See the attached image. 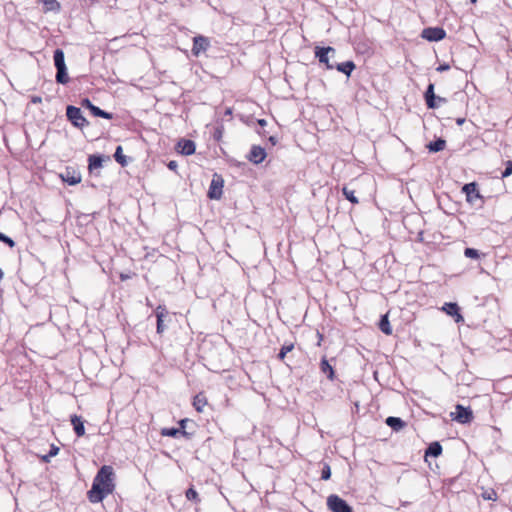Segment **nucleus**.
Listing matches in <instances>:
<instances>
[{
    "label": "nucleus",
    "mask_w": 512,
    "mask_h": 512,
    "mask_svg": "<svg viewBox=\"0 0 512 512\" xmlns=\"http://www.w3.org/2000/svg\"><path fill=\"white\" fill-rule=\"evenodd\" d=\"M266 158V151L261 146H253L250 150L248 159L254 164H260Z\"/></svg>",
    "instance_id": "obj_12"
},
{
    "label": "nucleus",
    "mask_w": 512,
    "mask_h": 512,
    "mask_svg": "<svg viewBox=\"0 0 512 512\" xmlns=\"http://www.w3.org/2000/svg\"><path fill=\"white\" fill-rule=\"evenodd\" d=\"M185 422H186V420H181V421H180L181 430H183V429H184V427H185Z\"/></svg>",
    "instance_id": "obj_46"
},
{
    "label": "nucleus",
    "mask_w": 512,
    "mask_h": 512,
    "mask_svg": "<svg viewBox=\"0 0 512 512\" xmlns=\"http://www.w3.org/2000/svg\"><path fill=\"white\" fill-rule=\"evenodd\" d=\"M443 310L451 316L455 317L457 323L463 321V316L459 313V307L456 303H445Z\"/></svg>",
    "instance_id": "obj_15"
},
{
    "label": "nucleus",
    "mask_w": 512,
    "mask_h": 512,
    "mask_svg": "<svg viewBox=\"0 0 512 512\" xmlns=\"http://www.w3.org/2000/svg\"><path fill=\"white\" fill-rule=\"evenodd\" d=\"M231 113H232L231 109H227L226 114L230 115Z\"/></svg>",
    "instance_id": "obj_48"
},
{
    "label": "nucleus",
    "mask_w": 512,
    "mask_h": 512,
    "mask_svg": "<svg viewBox=\"0 0 512 512\" xmlns=\"http://www.w3.org/2000/svg\"><path fill=\"white\" fill-rule=\"evenodd\" d=\"M58 452H59V448L55 445H52L48 454H46L42 457L43 461L49 462L52 457H54L58 454Z\"/></svg>",
    "instance_id": "obj_34"
},
{
    "label": "nucleus",
    "mask_w": 512,
    "mask_h": 512,
    "mask_svg": "<svg viewBox=\"0 0 512 512\" xmlns=\"http://www.w3.org/2000/svg\"><path fill=\"white\" fill-rule=\"evenodd\" d=\"M266 123H267V122H266V120H265V119H259V120H258V124H259L260 126H265V125H266Z\"/></svg>",
    "instance_id": "obj_43"
},
{
    "label": "nucleus",
    "mask_w": 512,
    "mask_h": 512,
    "mask_svg": "<svg viewBox=\"0 0 512 512\" xmlns=\"http://www.w3.org/2000/svg\"><path fill=\"white\" fill-rule=\"evenodd\" d=\"M31 102H32V103H35V104H36V103H41V102H42V99H41V97H39V96H33V97L31 98Z\"/></svg>",
    "instance_id": "obj_41"
},
{
    "label": "nucleus",
    "mask_w": 512,
    "mask_h": 512,
    "mask_svg": "<svg viewBox=\"0 0 512 512\" xmlns=\"http://www.w3.org/2000/svg\"><path fill=\"white\" fill-rule=\"evenodd\" d=\"M207 405V400L203 394H197L193 399V406L197 412H202Z\"/></svg>",
    "instance_id": "obj_22"
},
{
    "label": "nucleus",
    "mask_w": 512,
    "mask_h": 512,
    "mask_svg": "<svg viewBox=\"0 0 512 512\" xmlns=\"http://www.w3.org/2000/svg\"><path fill=\"white\" fill-rule=\"evenodd\" d=\"M449 69H450V65H449V64H447V63L440 64V65L436 68V70H437L438 72H444V71H447V70H449Z\"/></svg>",
    "instance_id": "obj_38"
},
{
    "label": "nucleus",
    "mask_w": 512,
    "mask_h": 512,
    "mask_svg": "<svg viewBox=\"0 0 512 512\" xmlns=\"http://www.w3.org/2000/svg\"><path fill=\"white\" fill-rule=\"evenodd\" d=\"M342 193L345 198L353 204H358V198L355 196L354 190L349 189L348 187L342 188Z\"/></svg>",
    "instance_id": "obj_29"
},
{
    "label": "nucleus",
    "mask_w": 512,
    "mask_h": 512,
    "mask_svg": "<svg viewBox=\"0 0 512 512\" xmlns=\"http://www.w3.org/2000/svg\"><path fill=\"white\" fill-rule=\"evenodd\" d=\"M336 69L339 72H342V73L346 74L347 76H350L352 71L355 69V64L353 61H346V62L337 64Z\"/></svg>",
    "instance_id": "obj_20"
},
{
    "label": "nucleus",
    "mask_w": 512,
    "mask_h": 512,
    "mask_svg": "<svg viewBox=\"0 0 512 512\" xmlns=\"http://www.w3.org/2000/svg\"><path fill=\"white\" fill-rule=\"evenodd\" d=\"M114 158L121 165H124L126 163L125 156L122 153V147L121 146H118L116 148V151L114 153Z\"/></svg>",
    "instance_id": "obj_33"
},
{
    "label": "nucleus",
    "mask_w": 512,
    "mask_h": 512,
    "mask_svg": "<svg viewBox=\"0 0 512 512\" xmlns=\"http://www.w3.org/2000/svg\"><path fill=\"white\" fill-rule=\"evenodd\" d=\"M178 152L183 155H192L195 152L196 145L194 141L189 139H181L177 144Z\"/></svg>",
    "instance_id": "obj_13"
},
{
    "label": "nucleus",
    "mask_w": 512,
    "mask_h": 512,
    "mask_svg": "<svg viewBox=\"0 0 512 512\" xmlns=\"http://www.w3.org/2000/svg\"><path fill=\"white\" fill-rule=\"evenodd\" d=\"M442 453V446L438 442H433L427 448L425 455L438 457Z\"/></svg>",
    "instance_id": "obj_24"
},
{
    "label": "nucleus",
    "mask_w": 512,
    "mask_h": 512,
    "mask_svg": "<svg viewBox=\"0 0 512 512\" xmlns=\"http://www.w3.org/2000/svg\"><path fill=\"white\" fill-rule=\"evenodd\" d=\"M210 47V40L203 35H197L193 38L192 54L198 57L201 53L206 52Z\"/></svg>",
    "instance_id": "obj_7"
},
{
    "label": "nucleus",
    "mask_w": 512,
    "mask_h": 512,
    "mask_svg": "<svg viewBox=\"0 0 512 512\" xmlns=\"http://www.w3.org/2000/svg\"><path fill=\"white\" fill-rule=\"evenodd\" d=\"M156 318H157V326L156 330L158 334H162L165 330V326L163 324L164 318L168 315V311L165 306L159 305L155 310Z\"/></svg>",
    "instance_id": "obj_14"
},
{
    "label": "nucleus",
    "mask_w": 512,
    "mask_h": 512,
    "mask_svg": "<svg viewBox=\"0 0 512 512\" xmlns=\"http://www.w3.org/2000/svg\"><path fill=\"white\" fill-rule=\"evenodd\" d=\"M88 162H89V165H88L89 169L93 170V169L101 168L103 160L100 156L91 155V156H89Z\"/></svg>",
    "instance_id": "obj_28"
},
{
    "label": "nucleus",
    "mask_w": 512,
    "mask_h": 512,
    "mask_svg": "<svg viewBox=\"0 0 512 512\" xmlns=\"http://www.w3.org/2000/svg\"><path fill=\"white\" fill-rule=\"evenodd\" d=\"M320 368H321V371L325 374H327V377L330 379V380H333L334 379V370L332 368V366L329 364L328 360L323 358L321 360V363H320Z\"/></svg>",
    "instance_id": "obj_26"
},
{
    "label": "nucleus",
    "mask_w": 512,
    "mask_h": 512,
    "mask_svg": "<svg viewBox=\"0 0 512 512\" xmlns=\"http://www.w3.org/2000/svg\"><path fill=\"white\" fill-rule=\"evenodd\" d=\"M53 58H54V65L57 69L56 81L60 84H66L69 81V77H68L67 68L65 65L64 52L61 49H56L54 51Z\"/></svg>",
    "instance_id": "obj_2"
},
{
    "label": "nucleus",
    "mask_w": 512,
    "mask_h": 512,
    "mask_svg": "<svg viewBox=\"0 0 512 512\" xmlns=\"http://www.w3.org/2000/svg\"><path fill=\"white\" fill-rule=\"evenodd\" d=\"M60 176L68 185H76L81 182V174L75 169L67 168Z\"/></svg>",
    "instance_id": "obj_11"
},
{
    "label": "nucleus",
    "mask_w": 512,
    "mask_h": 512,
    "mask_svg": "<svg viewBox=\"0 0 512 512\" xmlns=\"http://www.w3.org/2000/svg\"><path fill=\"white\" fill-rule=\"evenodd\" d=\"M464 255L467 258H471V259H478L480 257L478 250H476L474 248H466L464 250Z\"/></svg>",
    "instance_id": "obj_35"
},
{
    "label": "nucleus",
    "mask_w": 512,
    "mask_h": 512,
    "mask_svg": "<svg viewBox=\"0 0 512 512\" xmlns=\"http://www.w3.org/2000/svg\"><path fill=\"white\" fill-rule=\"evenodd\" d=\"M89 110L96 117H101V118L109 119V120L113 118V115L111 113H108V112L100 109L99 107L95 106L92 103H89Z\"/></svg>",
    "instance_id": "obj_19"
},
{
    "label": "nucleus",
    "mask_w": 512,
    "mask_h": 512,
    "mask_svg": "<svg viewBox=\"0 0 512 512\" xmlns=\"http://www.w3.org/2000/svg\"><path fill=\"white\" fill-rule=\"evenodd\" d=\"M482 497L484 500L496 501L498 499V495L495 490L488 489L482 493Z\"/></svg>",
    "instance_id": "obj_32"
},
{
    "label": "nucleus",
    "mask_w": 512,
    "mask_h": 512,
    "mask_svg": "<svg viewBox=\"0 0 512 512\" xmlns=\"http://www.w3.org/2000/svg\"><path fill=\"white\" fill-rule=\"evenodd\" d=\"M425 100L428 108L435 109L438 107V103L436 102V96L434 94V85L429 84L427 90L425 92Z\"/></svg>",
    "instance_id": "obj_16"
},
{
    "label": "nucleus",
    "mask_w": 512,
    "mask_h": 512,
    "mask_svg": "<svg viewBox=\"0 0 512 512\" xmlns=\"http://www.w3.org/2000/svg\"><path fill=\"white\" fill-rule=\"evenodd\" d=\"M471 3L475 4L477 2V0H470Z\"/></svg>",
    "instance_id": "obj_49"
},
{
    "label": "nucleus",
    "mask_w": 512,
    "mask_h": 512,
    "mask_svg": "<svg viewBox=\"0 0 512 512\" xmlns=\"http://www.w3.org/2000/svg\"><path fill=\"white\" fill-rule=\"evenodd\" d=\"M446 146V141L442 138H438L437 140L430 142L427 146L430 152H439L444 150Z\"/></svg>",
    "instance_id": "obj_23"
},
{
    "label": "nucleus",
    "mask_w": 512,
    "mask_h": 512,
    "mask_svg": "<svg viewBox=\"0 0 512 512\" xmlns=\"http://www.w3.org/2000/svg\"><path fill=\"white\" fill-rule=\"evenodd\" d=\"M46 11H59L60 3L57 0H40Z\"/></svg>",
    "instance_id": "obj_27"
},
{
    "label": "nucleus",
    "mask_w": 512,
    "mask_h": 512,
    "mask_svg": "<svg viewBox=\"0 0 512 512\" xmlns=\"http://www.w3.org/2000/svg\"><path fill=\"white\" fill-rule=\"evenodd\" d=\"M89 103H91V101L89 99H84L82 102L83 106H86L88 109H89Z\"/></svg>",
    "instance_id": "obj_42"
},
{
    "label": "nucleus",
    "mask_w": 512,
    "mask_h": 512,
    "mask_svg": "<svg viewBox=\"0 0 512 512\" xmlns=\"http://www.w3.org/2000/svg\"><path fill=\"white\" fill-rule=\"evenodd\" d=\"M446 32L443 28L429 27L422 31V37L431 42L441 41L445 38Z\"/></svg>",
    "instance_id": "obj_8"
},
{
    "label": "nucleus",
    "mask_w": 512,
    "mask_h": 512,
    "mask_svg": "<svg viewBox=\"0 0 512 512\" xmlns=\"http://www.w3.org/2000/svg\"><path fill=\"white\" fill-rule=\"evenodd\" d=\"M294 348V345L292 343H285L278 354V358L280 360H283L287 353L291 352Z\"/></svg>",
    "instance_id": "obj_30"
},
{
    "label": "nucleus",
    "mask_w": 512,
    "mask_h": 512,
    "mask_svg": "<svg viewBox=\"0 0 512 512\" xmlns=\"http://www.w3.org/2000/svg\"><path fill=\"white\" fill-rule=\"evenodd\" d=\"M167 167L172 170V171H176L178 165H177V162L176 161H170L167 165Z\"/></svg>",
    "instance_id": "obj_40"
},
{
    "label": "nucleus",
    "mask_w": 512,
    "mask_h": 512,
    "mask_svg": "<svg viewBox=\"0 0 512 512\" xmlns=\"http://www.w3.org/2000/svg\"><path fill=\"white\" fill-rule=\"evenodd\" d=\"M379 329L386 335L392 334V327L390 325L388 314L382 315L379 322Z\"/></svg>",
    "instance_id": "obj_21"
},
{
    "label": "nucleus",
    "mask_w": 512,
    "mask_h": 512,
    "mask_svg": "<svg viewBox=\"0 0 512 512\" xmlns=\"http://www.w3.org/2000/svg\"><path fill=\"white\" fill-rule=\"evenodd\" d=\"M464 121H465V119H463V118H459V119H457V120H456V123H457L458 125H462V124L464 123Z\"/></svg>",
    "instance_id": "obj_45"
},
{
    "label": "nucleus",
    "mask_w": 512,
    "mask_h": 512,
    "mask_svg": "<svg viewBox=\"0 0 512 512\" xmlns=\"http://www.w3.org/2000/svg\"><path fill=\"white\" fill-rule=\"evenodd\" d=\"M68 120L78 128H83L88 125L86 118L83 116L80 108L69 105L66 109Z\"/></svg>",
    "instance_id": "obj_3"
},
{
    "label": "nucleus",
    "mask_w": 512,
    "mask_h": 512,
    "mask_svg": "<svg viewBox=\"0 0 512 512\" xmlns=\"http://www.w3.org/2000/svg\"><path fill=\"white\" fill-rule=\"evenodd\" d=\"M510 175H512V161H511V160H508V161L506 162V168H505V170L502 172V178L509 177Z\"/></svg>",
    "instance_id": "obj_37"
},
{
    "label": "nucleus",
    "mask_w": 512,
    "mask_h": 512,
    "mask_svg": "<svg viewBox=\"0 0 512 512\" xmlns=\"http://www.w3.org/2000/svg\"><path fill=\"white\" fill-rule=\"evenodd\" d=\"M462 192L466 195V200L469 203H474L476 199H482L475 182L465 184L462 187Z\"/></svg>",
    "instance_id": "obj_10"
},
{
    "label": "nucleus",
    "mask_w": 512,
    "mask_h": 512,
    "mask_svg": "<svg viewBox=\"0 0 512 512\" xmlns=\"http://www.w3.org/2000/svg\"><path fill=\"white\" fill-rule=\"evenodd\" d=\"M335 53V49L332 47H316L315 56L318 58L319 62L325 64L327 69H333L334 65L329 63L328 54Z\"/></svg>",
    "instance_id": "obj_9"
},
{
    "label": "nucleus",
    "mask_w": 512,
    "mask_h": 512,
    "mask_svg": "<svg viewBox=\"0 0 512 512\" xmlns=\"http://www.w3.org/2000/svg\"><path fill=\"white\" fill-rule=\"evenodd\" d=\"M4 237H5V235L0 233V241H2Z\"/></svg>",
    "instance_id": "obj_47"
},
{
    "label": "nucleus",
    "mask_w": 512,
    "mask_h": 512,
    "mask_svg": "<svg viewBox=\"0 0 512 512\" xmlns=\"http://www.w3.org/2000/svg\"><path fill=\"white\" fill-rule=\"evenodd\" d=\"M451 418L458 423L466 424L472 421L473 413L470 408H466L460 404L456 405L455 412H451Z\"/></svg>",
    "instance_id": "obj_6"
},
{
    "label": "nucleus",
    "mask_w": 512,
    "mask_h": 512,
    "mask_svg": "<svg viewBox=\"0 0 512 512\" xmlns=\"http://www.w3.org/2000/svg\"><path fill=\"white\" fill-rule=\"evenodd\" d=\"M386 424L395 431H399L405 426V422L401 418L392 416L386 419Z\"/></svg>",
    "instance_id": "obj_18"
},
{
    "label": "nucleus",
    "mask_w": 512,
    "mask_h": 512,
    "mask_svg": "<svg viewBox=\"0 0 512 512\" xmlns=\"http://www.w3.org/2000/svg\"><path fill=\"white\" fill-rule=\"evenodd\" d=\"M1 242L6 243L9 247H14V245H15V242L10 237H8L6 235Z\"/></svg>",
    "instance_id": "obj_39"
},
{
    "label": "nucleus",
    "mask_w": 512,
    "mask_h": 512,
    "mask_svg": "<svg viewBox=\"0 0 512 512\" xmlns=\"http://www.w3.org/2000/svg\"><path fill=\"white\" fill-rule=\"evenodd\" d=\"M327 506L332 512H353L347 502L338 495H330L327 498Z\"/></svg>",
    "instance_id": "obj_5"
},
{
    "label": "nucleus",
    "mask_w": 512,
    "mask_h": 512,
    "mask_svg": "<svg viewBox=\"0 0 512 512\" xmlns=\"http://www.w3.org/2000/svg\"><path fill=\"white\" fill-rule=\"evenodd\" d=\"M331 477V469H330V466L328 464H325L322 468V472H321V479L322 480H328L330 479Z\"/></svg>",
    "instance_id": "obj_36"
},
{
    "label": "nucleus",
    "mask_w": 512,
    "mask_h": 512,
    "mask_svg": "<svg viewBox=\"0 0 512 512\" xmlns=\"http://www.w3.org/2000/svg\"><path fill=\"white\" fill-rule=\"evenodd\" d=\"M186 498L190 501H194V502H200V498H199V495L197 493V491L193 488V487H190L186 493Z\"/></svg>",
    "instance_id": "obj_31"
},
{
    "label": "nucleus",
    "mask_w": 512,
    "mask_h": 512,
    "mask_svg": "<svg viewBox=\"0 0 512 512\" xmlns=\"http://www.w3.org/2000/svg\"><path fill=\"white\" fill-rule=\"evenodd\" d=\"M71 423H72L73 429L78 437H81L85 434L84 422L80 416L73 415L71 417Z\"/></svg>",
    "instance_id": "obj_17"
},
{
    "label": "nucleus",
    "mask_w": 512,
    "mask_h": 512,
    "mask_svg": "<svg viewBox=\"0 0 512 512\" xmlns=\"http://www.w3.org/2000/svg\"><path fill=\"white\" fill-rule=\"evenodd\" d=\"M161 435L162 436H168V437H177L178 435H187V433L184 431V430H181L179 428H174V427H171V428H163L161 430Z\"/></svg>",
    "instance_id": "obj_25"
},
{
    "label": "nucleus",
    "mask_w": 512,
    "mask_h": 512,
    "mask_svg": "<svg viewBox=\"0 0 512 512\" xmlns=\"http://www.w3.org/2000/svg\"><path fill=\"white\" fill-rule=\"evenodd\" d=\"M224 180L219 174H214L208 190L210 199L219 200L223 194Z\"/></svg>",
    "instance_id": "obj_4"
},
{
    "label": "nucleus",
    "mask_w": 512,
    "mask_h": 512,
    "mask_svg": "<svg viewBox=\"0 0 512 512\" xmlns=\"http://www.w3.org/2000/svg\"><path fill=\"white\" fill-rule=\"evenodd\" d=\"M436 100L438 101V103H445L446 102V99L443 98V97H436Z\"/></svg>",
    "instance_id": "obj_44"
},
{
    "label": "nucleus",
    "mask_w": 512,
    "mask_h": 512,
    "mask_svg": "<svg viewBox=\"0 0 512 512\" xmlns=\"http://www.w3.org/2000/svg\"><path fill=\"white\" fill-rule=\"evenodd\" d=\"M114 470L109 465L102 466L97 472L91 489L88 491V499L91 503L103 501L114 491Z\"/></svg>",
    "instance_id": "obj_1"
}]
</instances>
